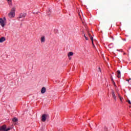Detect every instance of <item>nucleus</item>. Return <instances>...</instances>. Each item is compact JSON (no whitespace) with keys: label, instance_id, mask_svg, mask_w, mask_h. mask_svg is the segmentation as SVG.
Returning a JSON list of instances; mask_svg holds the SVG:
<instances>
[{"label":"nucleus","instance_id":"1","mask_svg":"<svg viewBox=\"0 0 131 131\" xmlns=\"http://www.w3.org/2000/svg\"><path fill=\"white\" fill-rule=\"evenodd\" d=\"M9 18H14L15 17V8H12L10 13H9Z\"/></svg>","mask_w":131,"mask_h":131},{"label":"nucleus","instance_id":"2","mask_svg":"<svg viewBox=\"0 0 131 131\" xmlns=\"http://www.w3.org/2000/svg\"><path fill=\"white\" fill-rule=\"evenodd\" d=\"M7 126H6V125H4L1 127H0V131H9L11 129V128L9 127L7 129Z\"/></svg>","mask_w":131,"mask_h":131},{"label":"nucleus","instance_id":"3","mask_svg":"<svg viewBox=\"0 0 131 131\" xmlns=\"http://www.w3.org/2000/svg\"><path fill=\"white\" fill-rule=\"evenodd\" d=\"M47 117H48V115L43 114L41 117V120L43 122H45L47 120Z\"/></svg>","mask_w":131,"mask_h":131},{"label":"nucleus","instance_id":"4","mask_svg":"<svg viewBox=\"0 0 131 131\" xmlns=\"http://www.w3.org/2000/svg\"><path fill=\"white\" fill-rule=\"evenodd\" d=\"M0 25H1L2 27H5V25H6L5 24V20H4L3 18H0Z\"/></svg>","mask_w":131,"mask_h":131},{"label":"nucleus","instance_id":"5","mask_svg":"<svg viewBox=\"0 0 131 131\" xmlns=\"http://www.w3.org/2000/svg\"><path fill=\"white\" fill-rule=\"evenodd\" d=\"M26 17V13H20L19 17L18 18V21H20V18H25Z\"/></svg>","mask_w":131,"mask_h":131},{"label":"nucleus","instance_id":"6","mask_svg":"<svg viewBox=\"0 0 131 131\" xmlns=\"http://www.w3.org/2000/svg\"><path fill=\"white\" fill-rule=\"evenodd\" d=\"M46 88L45 87H42V89H41V94H45V93H46Z\"/></svg>","mask_w":131,"mask_h":131},{"label":"nucleus","instance_id":"7","mask_svg":"<svg viewBox=\"0 0 131 131\" xmlns=\"http://www.w3.org/2000/svg\"><path fill=\"white\" fill-rule=\"evenodd\" d=\"M113 98L114 99L115 101H116V96H115V93L114 91H112Z\"/></svg>","mask_w":131,"mask_h":131},{"label":"nucleus","instance_id":"8","mask_svg":"<svg viewBox=\"0 0 131 131\" xmlns=\"http://www.w3.org/2000/svg\"><path fill=\"white\" fill-rule=\"evenodd\" d=\"M5 40H6V38H5V37L0 38V42H4Z\"/></svg>","mask_w":131,"mask_h":131},{"label":"nucleus","instance_id":"9","mask_svg":"<svg viewBox=\"0 0 131 131\" xmlns=\"http://www.w3.org/2000/svg\"><path fill=\"white\" fill-rule=\"evenodd\" d=\"M46 41V38L45 36L41 37V42H45Z\"/></svg>","mask_w":131,"mask_h":131},{"label":"nucleus","instance_id":"10","mask_svg":"<svg viewBox=\"0 0 131 131\" xmlns=\"http://www.w3.org/2000/svg\"><path fill=\"white\" fill-rule=\"evenodd\" d=\"M7 1L8 2V5H9V6H12V0H7Z\"/></svg>","mask_w":131,"mask_h":131},{"label":"nucleus","instance_id":"11","mask_svg":"<svg viewBox=\"0 0 131 131\" xmlns=\"http://www.w3.org/2000/svg\"><path fill=\"white\" fill-rule=\"evenodd\" d=\"M117 73L118 74L117 77H118V78H120V71H117Z\"/></svg>","mask_w":131,"mask_h":131},{"label":"nucleus","instance_id":"12","mask_svg":"<svg viewBox=\"0 0 131 131\" xmlns=\"http://www.w3.org/2000/svg\"><path fill=\"white\" fill-rule=\"evenodd\" d=\"M12 121L13 122H17V121H18V119L17 118H14L13 119H12Z\"/></svg>","mask_w":131,"mask_h":131},{"label":"nucleus","instance_id":"13","mask_svg":"<svg viewBox=\"0 0 131 131\" xmlns=\"http://www.w3.org/2000/svg\"><path fill=\"white\" fill-rule=\"evenodd\" d=\"M70 56H73V52H70L68 54V57H70Z\"/></svg>","mask_w":131,"mask_h":131},{"label":"nucleus","instance_id":"14","mask_svg":"<svg viewBox=\"0 0 131 131\" xmlns=\"http://www.w3.org/2000/svg\"><path fill=\"white\" fill-rule=\"evenodd\" d=\"M118 97H119V98L120 99L121 102H122V99H123V98H122V97H121V96H120V95L119 94H118Z\"/></svg>","mask_w":131,"mask_h":131},{"label":"nucleus","instance_id":"15","mask_svg":"<svg viewBox=\"0 0 131 131\" xmlns=\"http://www.w3.org/2000/svg\"><path fill=\"white\" fill-rule=\"evenodd\" d=\"M91 40H92L93 46H95V45L94 44V38L92 37H91Z\"/></svg>","mask_w":131,"mask_h":131},{"label":"nucleus","instance_id":"16","mask_svg":"<svg viewBox=\"0 0 131 131\" xmlns=\"http://www.w3.org/2000/svg\"><path fill=\"white\" fill-rule=\"evenodd\" d=\"M111 79L112 82H114V80H113V77L112 76L111 77Z\"/></svg>","mask_w":131,"mask_h":131},{"label":"nucleus","instance_id":"17","mask_svg":"<svg viewBox=\"0 0 131 131\" xmlns=\"http://www.w3.org/2000/svg\"><path fill=\"white\" fill-rule=\"evenodd\" d=\"M88 35H89V36H90L91 39H92V37H93L91 36V34H90L89 33H88Z\"/></svg>","mask_w":131,"mask_h":131},{"label":"nucleus","instance_id":"18","mask_svg":"<svg viewBox=\"0 0 131 131\" xmlns=\"http://www.w3.org/2000/svg\"><path fill=\"white\" fill-rule=\"evenodd\" d=\"M113 83H114V85L115 86H116V84H115V82H114H114H113Z\"/></svg>","mask_w":131,"mask_h":131},{"label":"nucleus","instance_id":"19","mask_svg":"<svg viewBox=\"0 0 131 131\" xmlns=\"http://www.w3.org/2000/svg\"><path fill=\"white\" fill-rule=\"evenodd\" d=\"M85 38L86 40H89V38H88L86 37V36H85Z\"/></svg>","mask_w":131,"mask_h":131},{"label":"nucleus","instance_id":"20","mask_svg":"<svg viewBox=\"0 0 131 131\" xmlns=\"http://www.w3.org/2000/svg\"><path fill=\"white\" fill-rule=\"evenodd\" d=\"M127 102H128V104H131V102H130V100H128Z\"/></svg>","mask_w":131,"mask_h":131},{"label":"nucleus","instance_id":"21","mask_svg":"<svg viewBox=\"0 0 131 131\" xmlns=\"http://www.w3.org/2000/svg\"><path fill=\"white\" fill-rule=\"evenodd\" d=\"M98 69H99V71L101 72V68H99Z\"/></svg>","mask_w":131,"mask_h":131},{"label":"nucleus","instance_id":"22","mask_svg":"<svg viewBox=\"0 0 131 131\" xmlns=\"http://www.w3.org/2000/svg\"><path fill=\"white\" fill-rule=\"evenodd\" d=\"M4 19L5 20V21H6V18L5 17L4 18Z\"/></svg>","mask_w":131,"mask_h":131},{"label":"nucleus","instance_id":"23","mask_svg":"<svg viewBox=\"0 0 131 131\" xmlns=\"http://www.w3.org/2000/svg\"><path fill=\"white\" fill-rule=\"evenodd\" d=\"M126 81H129V80H127H127H126Z\"/></svg>","mask_w":131,"mask_h":131},{"label":"nucleus","instance_id":"24","mask_svg":"<svg viewBox=\"0 0 131 131\" xmlns=\"http://www.w3.org/2000/svg\"><path fill=\"white\" fill-rule=\"evenodd\" d=\"M84 37H85V36H85V34H84Z\"/></svg>","mask_w":131,"mask_h":131},{"label":"nucleus","instance_id":"25","mask_svg":"<svg viewBox=\"0 0 131 131\" xmlns=\"http://www.w3.org/2000/svg\"><path fill=\"white\" fill-rule=\"evenodd\" d=\"M131 80V78H130L129 79V80Z\"/></svg>","mask_w":131,"mask_h":131}]
</instances>
